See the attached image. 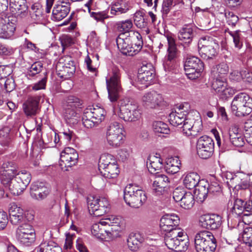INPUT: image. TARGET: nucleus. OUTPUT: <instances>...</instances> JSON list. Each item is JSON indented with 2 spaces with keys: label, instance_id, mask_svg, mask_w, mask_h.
<instances>
[{
  "label": "nucleus",
  "instance_id": "052dcab7",
  "mask_svg": "<svg viewBox=\"0 0 252 252\" xmlns=\"http://www.w3.org/2000/svg\"><path fill=\"white\" fill-rule=\"evenodd\" d=\"M224 15L227 24L232 27H235L239 21L238 16L234 12L228 10H225Z\"/></svg>",
  "mask_w": 252,
  "mask_h": 252
},
{
  "label": "nucleus",
  "instance_id": "72a5a7b5",
  "mask_svg": "<svg viewBox=\"0 0 252 252\" xmlns=\"http://www.w3.org/2000/svg\"><path fill=\"white\" fill-rule=\"evenodd\" d=\"M195 34L190 26L183 27L179 32L178 37L179 40L186 44H189L192 40Z\"/></svg>",
  "mask_w": 252,
  "mask_h": 252
},
{
  "label": "nucleus",
  "instance_id": "69168bd1",
  "mask_svg": "<svg viewBox=\"0 0 252 252\" xmlns=\"http://www.w3.org/2000/svg\"><path fill=\"white\" fill-rule=\"evenodd\" d=\"M91 16L97 22H104V20L108 18L109 16L106 11H99L97 12H92Z\"/></svg>",
  "mask_w": 252,
  "mask_h": 252
},
{
  "label": "nucleus",
  "instance_id": "6ab92c4d",
  "mask_svg": "<svg viewBox=\"0 0 252 252\" xmlns=\"http://www.w3.org/2000/svg\"><path fill=\"white\" fill-rule=\"evenodd\" d=\"M78 154L73 148L66 147L61 153L60 156V165H64L66 167H71L78 162Z\"/></svg>",
  "mask_w": 252,
  "mask_h": 252
},
{
  "label": "nucleus",
  "instance_id": "c756f323",
  "mask_svg": "<svg viewBox=\"0 0 252 252\" xmlns=\"http://www.w3.org/2000/svg\"><path fill=\"white\" fill-rule=\"evenodd\" d=\"M70 3L62 2L61 4L56 5L52 11V19L59 21L65 18L70 11Z\"/></svg>",
  "mask_w": 252,
  "mask_h": 252
},
{
  "label": "nucleus",
  "instance_id": "3c124183",
  "mask_svg": "<svg viewBox=\"0 0 252 252\" xmlns=\"http://www.w3.org/2000/svg\"><path fill=\"white\" fill-rule=\"evenodd\" d=\"M153 128L156 133L168 134L170 129L167 124L161 121H156L153 124Z\"/></svg>",
  "mask_w": 252,
  "mask_h": 252
},
{
  "label": "nucleus",
  "instance_id": "a878e982",
  "mask_svg": "<svg viewBox=\"0 0 252 252\" xmlns=\"http://www.w3.org/2000/svg\"><path fill=\"white\" fill-rule=\"evenodd\" d=\"M2 172L0 176L1 183L3 184L8 183L9 180L18 174L17 166L12 162H5L2 165Z\"/></svg>",
  "mask_w": 252,
  "mask_h": 252
},
{
  "label": "nucleus",
  "instance_id": "a211bd4d",
  "mask_svg": "<svg viewBox=\"0 0 252 252\" xmlns=\"http://www.w3.org/2000/svg\"><path fill=\"white\" fill-rule=\"evenodd\" d=\"M221 217L216 214H207L200 217L199 225L202 228L215 230L219 228L222 223Z\"/></svg>",
  "mask_w": 252,
  "mask_h": 252
},
{
  "label": "nucleus",
  "instance_id": "4468645a",
  "mask_svg": "<svg viewBox=\"0 0 252 252\" xmlns=\"http://www.w3.org/2000/svg\"><path fill=\"white\" fill-rule=\"evenodd\" d=\"M168 47L167 55L163 63V67L166 71H170L176 66L175 59L177 57V48L175 39L170 36H167Z\"/></svg>",
  "mask_w": 252,
  "mask_h": 252
},
{
  "label": "nucleus",
  "instance_id": "774afa93",
  "mask_svg": "<svg viewBox=\"0 0 252 252\" xmlns=\"http://www.w3.org/2000/svg\"><path fill=\"white\" fill-rule=\"evenodd\" d=\"M242 238L243 242L248 245L252 243V228L247 227L244 229Z\"/></svg>",
  "mask_w": 252,
  "mask_h": 252
},
{
  "label": "nucleus",
  "instance_id": "5701e85b",
  "mask_svg": "<svg viewBox=\"0 0 252 252\" xmlns=\"http://www.w3.org/2000/svg\"><path fill=\"white\" fill-rule=\"evenodd\" d=\"M9 220L13 225H18L26 220L23 209L15 203L10 204L9 208Z\"/></svg>",
  "mask_w": 252,
  "mask_h": 252
},
{
  "label": "nucleus",
  "instance_id": "c85d7f7f",
  "mask_svg": "<svg viewBox=\"0 0 252 252\" xmlns=\"http://www.w3.org/2000/svg\"><path fill=\"white\" fill-rule=\"evenodd\" d=\"M48 193V189L43 183L35 182L31 185V195L33 199L42 200L46 197Z\"/></svg>",
  "mask_w": 252,
  "mask_h": 252
},
{
  "label": "nucleus",
  "instance_id": "79ce46f5",
  "mask_svg": "<svg viewBox=\"0 0 252 252\" xmlns=\"http://www.w3.org/2000/svg\"><path fill=\"white\" fill-rule=\"evenodd\" d=\"M35 251H42L45 252H62V249L58 244L53 241L44 242L35 248Z\"/></svg>",
  "mask_w": 252,
  "mask_h": 252
},
{
  "label": "nucleus",
  "instance_id": "1a4fd4ad",
  "mask_svg": "<svg viewBox=\"0 0 252 252\" xmlns=\"http://www.w3.org/2000/svg\"><path fill=\"white\" fill-rule=\"evenodd\" d=\"M31 180V175L29 172L18 173L9 180L8 184L3 185L8 187L11 193L18 195L26 189Z\"/></svg>",
  "mask_w": 252,
  "mask_h": 252
},
{
  "label": "nucleus",
  "instance_id": "680f3d73",
  "mask_svg": "<svg viewBox=\"0 0 252 252\" xmlns=\"http://www.w3.org/2000/svg\"><path fill=\"white\" fill-rule=\"evenodd\" d=\"M204 183L208 189L207 190L209 195H215L220 192L221 188L218 182H212L210 184L206 182H204Z\"/></svg>",
  "mask_w": 252,
  "mask_h": 252
},
{
  "label": "nucleus",
  "instance_id": "dca6fc26",
  "mask_svg": "<svg viewBox=\"0 0 252 252\" xmlns=\"http://www.w3.org/2000/svg\"><path fill=\"white\" fill-rule=\"evenodd\" d=\"M155 77V72L152 65L151 64L143 65L138 71L137 83L144 85L143 87L147 88Z\"/></svg>",
  "mask_w": 252,
  "mask_h": 252
},
{
  "label": "nucleus",
  "instance_id": "f704fd0d",
  "mask_svg": "<svg viewBox=\"0 0 252 252\" xmlns=\"http://www.w3.org/2000/svg\"><path fill=\"white\" fill-rule=\"evenodd\" d=\"M180 166L181 162L178 157H170L167 158L164 169L167 173L174 174L179 171Z\"/></svg>",
  "mask_w": 252,
  "mask_h": 252
},
{
  "label": "nucleus",
  "instance_id": "13d9d810",
  "mask_svg": "<svg viewBox=\"0 0 252 252\" xmlns=\"http://www.w3.org/2000/svg\"><path fill=\"white\" fill-rule=\"evenodd\" d=\"M82 104V101L79 98L75 96L70 95L66 98L64 106L74 108H81Z\"/></svg>",
  "mask_w": 252,
  "mask_h": 252
},
{
  "label": "nucleus",
  "instance_id": "473e14b6",
  "mask_svg": "<svg viewBox=\"0 0 252 252\" xmlns=\"http://www.w3.org/2000/svg\"><path fill=\"white\" fill-rule=\"evenodd\" d=\"M157 156H150L147 161V166L150 172L154 174L157 171L159 170L163 167V160L159 157V154Z\"/></svg>",
  "mask_w": 252,
  "mask_h": 252
},
{
  "label": "nucleus",
  "instance_id": "f03ea898",
  "mask_svg": "<svg viewBox=\"0 0 252 252\" xmlns=\"http://www.w3.org/2000/svg\"><path fill=\"white\" fill-rule=\"evenodd\" d=\"M118 48L124 55L133 56L141 50L143 42L138 32H131L128 35L120 34L116 39Z\"/></svg>",
  "mask_w": 252,
  "mask_h": 252
},
{
  "label": "nucleus",
  "instance_id": "bf43d9fd",
  "mask_svg": "<svg viewBox=\"0 0 252 252\" xmlns=\"http://www.w3.org/2000/svg\"><path fill=\"white\" fill-rule=\"evenodd\" d=\"M43 68V64L40 62H36L33 63L28 69L27 72V76L33 77L36 74L40 72Z\"/></svg>",
  "mask_w": 252,
  "mask_h": 252
},
{
  "label": "nucleus",
  "instance_id": "f257e3e1",
  "mask_svg": "<svg viewBox=\"0 0 252 252\" xmlns=\"http://www.w3.org/2000/svg\"><path fill=\"white\" fill-rule=\"evenodd\" d=\"M188 103L177 107L169 115V121L172 126H177L184 123L183 131L187 136L195 137L202 130L201 117L197 111H188Z\"/></svg>",
  "mask_w": 252,
  "mask_h": 252
},
{
  "label": "nucleus",
  "instance_id": "864d4df0",
  "mask_svg": "<svg viewBox=\"0 0 252 252\" xmlns=\"http://www.w3.org/2000/svg\"><path fill=\"white\" fill-rule=\"evenodd\" d=\"M112 158L113 156L110 154L102 155L100 157L98 164L99 171L105 169L110 163L115 161Z\"/></svg>",
  "mask_w": 252,
  "mask_h": 252
},
{
  "label": "nucleus",
  "instance_id": "4d7b16f0",
  "mask_svg": "<svg viewBox=\"0 0 252 252\" xmlns=\"http://www.w3.org/2000/svg\"><path fill=\"white\" fill-rule=\"evenodd\" d=\"M105 225V224H101V220L98 223L94 224L91 229L92 234L96 238L101 239L105 231L102 227Z\"/></svg>",
  "mask_w": 252,
  "mask_h": 252
},
{
  "label": "nucleus",
  "instance_id": "9b49d317",
  "mask_svg": "<svg viewBox=\"0 0 252 252\" xmlns=\"http://www.w3.org/2000/svg\"><path fill=\"white\" fill-rule=\"evenodd\" d=\"M184 69L188 77L194 80L200 76L204 70V63L195 56L188 57L184 63Z\"/></svg>",
  "mask_w": 252,
  "mask_h": 252
},
{
  "label": "nucleus",
  "instance_id": "4c0bfd02",
  "mask_svg": "<svg viewBox=\"0 0 252 252\" xmlns=\"http://www.w3.org/2000/svg\"><path fill=\"white\" fill-rule=\"evenodd\" d=\"M134 22L140 29L146 28L148 25V17L144 9L137 10L134 14Z\"/></svg>",
  "mask_w": 252,
  "mask_h": 252
},
{
  "label": "nucleus",
  "instance_id": "393cba45",
  "mask_svg": "<svg viewBox=\"0 0 252 252\" xmlns=\"http://www.w3.org/2000/svg\"><path fill=\"white\" fill-rule=\"evenodd\" d=\"M9 9L12 14L26 16L28 13V7L26 4V0H9Z\"/></svg>",
  "mask_w": 252,
  "mask_h": 252
},
{
  "label": "nucleus",
  "instance_id": "39448f33",
  "mask_svg": "<svg viewBox=\"0 0 252 252\" xmlns=\"http://www.w3.org/2000/svg\"><path fill=\"white\" fill-rule=\"evenodd\" d=\"M145 192L138 186L133 184L127 186L124 190V199L129 206L134 208H139L147 200Z\"/></svg>",
  "mask_w": 252,
  "mask_h": 252
},
{
  "label": "nucleus",
  "instance_id": "0eeeda50",
  "mask_svg": "<svg viewBox=\"0 0 252 252\" xmlns=\"http://www.w3.org/2000/svg\"><path fill=\"white\" fill-rule=\"evenodd\" d=\"M121 76V73L120 69L114 66L112 68V74L110 78L106 79L108 97L111 102H115L118 100L120 93L122 91Z\"/></svg>",
  "mask_w": 252,
  "mask_h": 252
},
{
  "label": "nucleus",
  "instance_id": "c9c22d12",
  "mask_svg": "<svg viewBox=\"0 0 252 252\" xmlns=\"http://www.w3.org/2000/svg\"><path fill=\"white\" fill-rule=\"evenodd\" d=\"M200 181L199 176L195 172H190L186 175L183 183L186 188L191 189L198 186Z\"/></svg>",
  "mask_w": 252,
  "mask_h": 252
},
{
  "label": "nucleus",
  "instance_id": "5fc2aeb1",
  "mask_svg": "<svg viewBox=\"0 0 252 252\" xmlns=\"http://www.w3.org/2000/svg\"><path fill=\"white\" fill-rule=\"evenodd\" d=\"M121 222V218L114 215L107 216L106 218L101 220V223L102 224L117 227H119Z\"/></svg>",
  "mask_w": 252,
  "mask_h": 252
},
{
  "label": "nucleus",
  "instance_id": "7ed1b4c3",
  "mask_svg": "<svg viewBox=\"0 0 252 252\" xmlns=\"http://www.w3.org/2000/svg\"><path fill=\"white\" fill-rule=\"evenodd\" d=\"M231 111L238 117L248 116L252 112V98L245 93L236 94L231 102Z\"/></svg>",
  "mask_w": 252,
  "mask_h": 252
},
{
  "label": "nucleus",
  "instance_id": "c03bdc74",
  "mask_svg": "<svg viewBox=\"0 0 252 252\" xmlns=\"http://www.w3.org/2000/svg\"><path fill=\"white\" fill-rule=\"evenodd\" d=\"M244 201L241 199L237 198L234 202L233 206L232 207V212L238 216H242L244 219L245 216H251V214L244 213Z\"/></svg>",
  "mask_w": 252,
  "mask_h": 252
},
{
  "label": "nucleus",
  "instance_id": "b1692460",
  "mask_svg": "<svg viewBox=\"0 0 252 252\" xmlns=\"http://www.w3.org/2000/svg\"><path fill=\"white\" fill-rule=\"evenodd\" d=\"M147 238L144 232L130 234L127 240V246L131 251H137Z\"/></svg>",
  "mask_w": 252,
  "mask_h": 252
},
{
  "label": "nucleus",
  "instance_id": "aec40b11",
  "mask_svg": "<svg viewBox=\"0 0 252 252\" xmlns=\"http://www.w3.org/2000/svg\"><path fill=\"white\" fill-rule=\"evenodd\" d=\"M180 223L179 217L175 214H166L160 219L161 229L166 232L175 230H182L178 227Z\"/></svg>",
  "mask_w": 252,
  "mask_h": 252
},
{
  "label": "nucleus",
  "instance_id": "bb28decb",
  "mask_svg": "<svg viewBox=\"0 0 252 252\" xmlns=\"http://www.w3.org/2000/svg\"><path fill=\"white\" fill-rule=\"evenodd\" d=\"M234 187L233 188L237 190L252 189V174L250 175L249 179L247 175L243 173L237 174L236 177L234 179Z\"/></svg>",
  "mask_w": 252,
  "mask_h": 252
},
{
  "label": "nucleus",
  "instance_id": "ddd939ff",
  "mask_svg": "<svg viewBox=\"0 0 252 252\" xmlns=\"http://www.w3.org/2000/svg\"><path fill=\"white\" fill-rule=\"evenodd\" d=\"M218 46L212 38H202L198 43V52L204 59H211L217 54L216 47Z\"/></svg>",
  "mask_w": 252,
  "mask_h": 252
},
{
  "label": "nucleus",
  "instance_id": "603ef678",
  "mask_svg": "<svg viewBox=\"0 0 252 252\" xmlns=\"http://www.w3.org/2000/svg\"><path fill=\"white\" fill-rule=\"evenodd\" d=\"M19 225V226L16 229V237L20 236V233H23V235H24L28 233H32L35 232L32 225L27 222V220Z\"/></svg>",
  "mask_w": 252,
  "mask_h": 252
},
{
  "label": "nucleus",
  "instance_id": "ea45409f",
  "mask_svg": "<svg viewBox=\"0 0 252 252\" xmlns=\"http://www.w3.org/2000/svg\"><path fill=\"white\" fill-rule=\"evenodd\" d=\"M133 27V23L131 20L128 19L124 21H121L116 22L114 25V29L120 34H125L131 32V29Z\"/></svg>",
  "mask_w": 252,
  "mask_h": 252
},
{
  "label": "nucleus",
  "instance_id": "6e6d98bb",
  "mask_svg": "<svg viewBox=\"0 0 252 252\" xmlns=\"http://www.w3.org/2000/svg\"><path fill=\"white\" fill-rule=\"evenodd\" d=\"M82 123L85 127L87 128H90L94 127L95 126L98 125L97 121H95L94 119L92 118L91 113H88L85 111L84 112L83 116L82 117Z\"/></svg>",
  "mask_w": 252,
  "mask_h": 252
},
{
  "label": "nucleus",
  "instance_id": "6e6552de",
  "mask_svg": "<svg viewBox=\"0 0 252 252\" xmlns=\"http://www.w3.org/2000/svg\"><path fill=\"white\" fill-rule=\"evenodd\" d=\"M124 128L122 125L117 122L111 123L106 131L107 143L113 147L121 146L124 141Z\"/></svg>",
  "mask_w": 252,
  "mask_h": 252
},
{
  "label": "nucleus",
  "instance_id": "0e129e2a",
  "mask_svg": "<svg viewBox=\"0 0 252 252\" xmlns=\"http://www.w3.org/2000/svg\"><path fill=\"white\" fill-rule=\"evenodd\" d=\"M236 176L237 174H234L230 172H226L223 174V180L229 188H233L235 182L234 179Z\"/></svg>",
  "mask_w": 252,
  "mask_h": 252
},
{
  "label": "nucleus",
  "instance_id": "7c9ffc66",
  "mask_svg": "<svg viewBox=\"0 0 252 252\" xmlns=\"http://www.w3.org/2000/svg\"><path fill=\"white\" fill-rule=\"evenodd\" d=\"M229 139L234 146L242 147L245 144V136L238 132L237 126H232L229 130Z\"/></svg>",
  "mask_w": 252,
  "mask_h": 252
},
{
  "label": "nucleus",
  "instance_id": "e2e57ef3",
  "mask_svg": "<svg viewBox=\"0 0 252 252\" xmlns=\"http://www.w3.org/2000/svg\"><path fill=\"white\" fill-rule=\"evenodd\" d=\"M119 117L125 121L132 122L137 120L140 116H135L132 111L126 110L125 111H120L118 114Z\"/></svg>",
  "mask_w": 252,
  "mask_h": 252
},
{
  "label": "nucleus",
  "instance_id": "f8f14e48",
  "mask_svg": "<svg viewBox=\"0 0 252 252\" xmlns=\"http://www.w3.org/2000/svg\"><path fill=\"white\" fill-rule=\"evenodd\" d=\"M197 152L202 158L207 159L212 156L214 152L213 140L208 136L200 137L197 142Z\"/></svg>",
  "mask_w": 252,
  "mask_h": 252
},
{
  "label": "nucleus",
  "instance_id": "e433bc0d",
  "mask_svg": "<svg viewBox=\"0 0 252 252\" xmlns=\"http://www.w3.org/2000/svg\"><path fill=\"white\" fill-rule=\"evenodd\" d=\"M207 189L203 181L199 183L198 186L195 187L193 196L198 202H203L209 195Z\"/></svg>",
  "mask_w": 252,
  "mask_h": 252
},
{
  "label": "nucleus",
  "instance_id": "49530a36",
  "mask_svg": "<svg viewBox=\"0 0 252 252\" xmlns=\"http://www.w3.org/2000/svg\"><path fill=\"white\" fill-rule=\"evenodd\" d=\"M30 13L32 18L36 21L42 20L44 18L43 9L39 3H35L32 6Z\"/></svg>",
  "mask_w": 252,
  "mask_h": 252
},
{
  "label": "nucleus",
  "instance_id": "37998d69",
  "mask_svg": "<svg viewBox=\"0 0 252 252\" xmlns=\"http://www.w3.org/2000/svg\"><path fill=\"white\" fill-rule=\"evenodd\" d=\"M64 62L65 79L70 78L75 72L76 68L74 62L69 57H63Z\"/></svg>",
  "mask_w": 252,
  "mask_h": 252
},
{
  "label": "nucleus",
  "instance_id": "338daca9",
  "mask_svg": "<svg viewBox=\"0 0 252 252\" xmlns=\"http://www.w3.org/2000/svg\"><path fill=\"white\" fill-rule=\"evenodd\" d=\"M63 116L66 120L73 119L77 117L76 109L63 106Z\"/></svg>",
  "mask_w": 252,
  "mask_h": 252
},
{
  "label": "nucleus",
  "instance_id": "9d476101",
  "mask_svg": "<svg viewBox=\"0 0 252 252\" xmlns=\"http://www.w3.org/2000/svg\"><path fill=\"white\" fill-rule=\"evenodd\" d=\"M87 204L90 214L94 217L103 216L109 210V204L105 197L90 195L87 198Z\"/></svg>",
  "mask_w": 252,
  "mask_h": 252
},
{
  "label": "nucleus",
  "instance_id": "2f4dec72",
  "mask_svg": "<svg viewBox=\"0 0 252 252\" xmlns=\"http://www.w3.org/2000/svg\"><path fill=\"white\" fill-rule=\"evenodd\" d=\"M126 110L132 111L135 116H140L141 113L137 103L130 98L126 97L121 100L120 111Z\"/></svg>",
  "mask_w": 252,
  "mask_h": 252
},
{
  "label": "nucleus",
  "instance_id": "a19ab883",
  "mask_svg": "<svg viewBox=\"0 0 252 252\" xmlns=\"http://www.w3.org/2000/svg\"><path fill=\"white\" fill-rule=\"evenodd\" d=\"M85 111L88 113H91L92 118L97 121V124H99L104 120L106 113L103 108L98 106H95L93 108H87Z\"/></svg>",
  "mask_w": 252,
  "mask_h": 252
},
{
  "label": "nucleus",
  "instance_id": "4be33fe9",
  "mask_svg": "<svg viewBox=\"0 0 252 252\" xmlns=\"http://www.w3.org/2000/svg\"><path fill=\"white\" fill-rule=\"evenodd\" d=\"M9 17L4 18L0 17V37L2 38H9L14 33L16 29V24L12 22Z\"/></svg>",
  "mask_w": 252,
  "mask_h": 252
},
{
  "label": "nucleus",
  "instance_id": "cd10ccee",
  "mask_svg": "<svg viewBox=\"0 0 252 252\" xmlns=\"http://www.w3.org/2000/svg\"><path fill=\"white\" fill-rule=\"evenodd\" d=\"M155 180L153 184V189L157 195H159L164 191L165 188L169 182V179L165 175L155 173Z\"/></svg>",
  "mask_w": 252,
  "mask_h": 252
},
{
  "label": "nucleus",
  "instance_id": "58836bf2",
  "mask_svg": "<svg viewBox=\"0 0 252 252\" xmlns=\"http://www.w3.org/2000/svg\"><path fill=\"white\" fill-rule=\"evenodd\" d=\"M119 169L115 161L110 163L105 169L100 170V173L102 176L107 178H116L119 173Z\"/></svg>",
  "mask_w": 252,
  "mask_h": 252
},
{
  "label": "nucleus",
  "instance_id": "09e8293b",
  "mask_svg": "<svg viewBox=\"0 0 252 252\" xmlns=\"http://www.w3.org/2000/svg\"><path fill=\"white\" fill-rule=\"evenodd\" d=\"M233 38V41L235 47L238 50H240L243 46V40L241 37V31L237 30L234 32L230 31L228 30H225Z\"/></svg>",
  "mask_w": 252,
  "mask_h": 252
},
{
  "label": "nucleus",
  "instance_id": "423d86ee",
  "mask_svg": "<svg viewBox=\"0 0 252 252\" xmlns=\"http://www.w3.org/2000/svg\"><path fill=\"white\" fill-rule=\"evenodd\" d=\"M197 252H214L216 249V240L212 232L207 230L198 231L194 237Z\"/></svg>",
  "mask_w": 252,
  "mask_h": 252
},
{
  "label": "nucleus",
  "instance_id": "de8ad7c7",
  "mask_svg": "<svg viewBox=\"0 0 252 252\" xmlns=\"http://www.w3.org/2000/svg\"><path fill=\"white\" fill-rule=\"evenodd\" d=\"M194 196L190 192H187L180 202V206L186 209L191 208L194 203Z\"/></svg>",
  "mask_w": 252,
  "mask_h": 252
},
{
  "label": "nucleus",
  "instance_id": "20e7f679",
  "mask_svg": "<svg viewBox=\"0 0 252 252\" xmlns=\"http://www.w3.org/2000/svg\"><path fill=\"white\" fill-rule=\"evenodd\" d=\"M164 240L169 249L183 252L188 248V236L183 230H175L166 232Z\"/></svg>",
  "mask_w": 252,
  "mask_h": 252
},
{
  "label": "nucleus",
  "instance_id": "f3484780",
  "mask_svg": "<svg viewBox=\"0 0 252 252\" xmlns=\"http://www.w3.org/2000/svg\"><path fill=\"white\" fill-rule=\"evenodd\" d=\"M163 101L162 95L155 91L145 93L141 98L142 104L146 108H156L159 106Z\"/></svg>",
  "mask_w": 252,
  "mask_h": 252
},
{
  "label": "nucleus",
  "instance_id": "2eb2a0df",
  "mask_svg": "<svg viewBox=\"0 0 252 252\" xmlns=\"http://www.w3.org/2000/svg\"><path fill=\"white\" fill-rule=\"evenodd\" d=\"M212 88L222 98L226 99L232 96L237 90L227 86V84L222 76L217 78L212 83Z\"/></svg>",
  "mask_w": 252,
  "mask_h": 252
},
{
  "label": "nucleus",
  "instance_id": "a18cd8bd",
  "mask_svg": "<svg viewBox=\"0 0 252 252\" xmlns=\"http://www.w3.org/2000/svg\"><path fill=\"white\" fill-rule=\"evenodd\" d=\"M23 234L20 233V236L16 237L17 240L20 243L25 246H29L34 242L35 240V232L32 233H28L24 235Z\"/></svg>",
  "mask_w": 252,
  "mask_h": 252
},
{
  "label": "nucleus",
  "instance_id": "412c9836",
  "mask_svg": "<svg viewBox=\"0 0 252 252\" xmlns=\"http://www.w3.org/2000/svg\"><path fill=\"white\" fill-rule=\"evenodd\" d=\"M40 98L39 95L29 96L23 103V110L27 116L33 117L38 113Z\"/></svg>",
  "mask_w": 252,
  "mask_h": 252
},
{
  "label": "nucleus",
  "instance_id": "8fccbe9b",
  "mask_svg": "<svg viewBox=\"0 0 252 252\" xmlns=\"http://www.w3.org/2000/svg\"><path fill=\"white\" fill-rule=\"evenodd\" d=\"M129 10V7L126 4H120L119 3L113 4L110 9V14L114 16L119 15L125 13Z\"/></svg>",
  "mask_w": 252,
  "mask_h": 252
}]
</instances>
